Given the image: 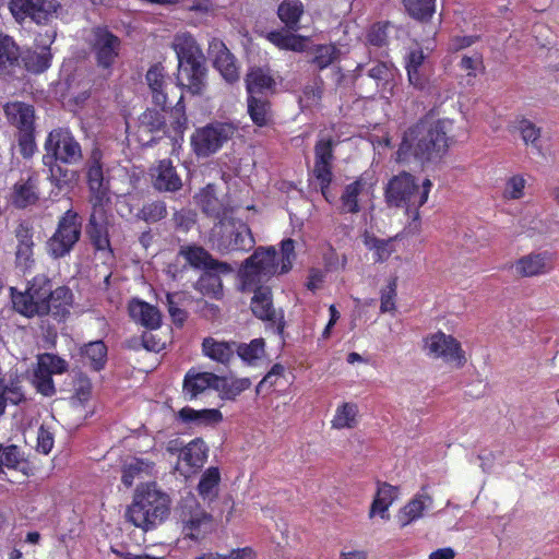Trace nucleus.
I'll return each instance as SVG.
<instances>
[{
	"instance_id": "obj_1",
	"label": "nucleus",
	"mask_w": 559,
	"mask_h": 559,
	"mask_svg": "<svg viewBox=\"0 0 559 559\" xmlns=\"http://www.w3.org/2000/svg\"><path fill=\"white\" fill-rule=\"evenodd\" d=\"M453 122L449 119L437 121L420 120L409 127L397 151L399 160H405L411 154L421 165L437 164L448 153Z\"/></svg>"
},
{
	"instance_id": "obj_2",
	"label": "nucleus",
	"mask_w": 559,
	"mask_h": 559,
	"mask_svg": "<svg viewBox=\"0 0 559 559\" xmlns=\"http://www.w3.org/2000/svg\"><path fill=\"white\" fill-rule=\"evenodd\" d=\"M11 289L13 308L27 318L51 314L61 320L69 313L71 290L66 286L53 288L52 282L45 275L34 277L24 293Z\"/></svg>"
},
{
	"instance_id": "obj_3",
	"label": "nucleus",
	"mask_w": 559,
	"mask_h": 559,
	"mask_svg": "<svg viewBox=\"0 0 559 559\" xmlns=\"http://www.w3.org/2000/svg\"><path fill=\"white\" fill-rule=\"evenodd\" d=\"M169 497L157 490L155 485H147L138 490L126 518L136 527L148 531L163 523L169 514Z\"/></svg>"
},
{
	"instance_id": "obj_4",
	"label": "nucleus",
	"mask_w": 559,
	"mask_h": 559,
	"mask_svg": "<svg viewBox=\"0 0 559 559\" xmlns=\"http://www.w3.org/2000/svg\"><path fill=\"white\" fill-rule=\"evenodd\" d=\"M431 187L429 179H425L419 187L414 176L403 171L389 181L385 189L386 202L392 206L405 207L413 222H417L419 207L427 202Z\"/></svg>"
},
{
	"instance_id": "obj_5",
	"label": "nucleus",
	"mask_w": 559,
	"mask_h": 559,
	"mask_svg": "<svg viewBox=\"0 0 559 559\" xmlns=\"http://www.w3.org/2000/svg\"><path fill=\"white\" fill-rule=\"evenodd\" d=\"M87 44L96 66L107 75L111 74L122 50L121 39L107 26H95L88 34Z\"/></svg>"
},
{
	"instance_id": "obj_6",
	"label": "nucleus",
	"mask_w": 559,
	"mask_h": 559,
	"mask_svg": "<svg viewBox=\"0 0 559 559\" xmlns=\"http://www.w3.org/2000/svg\"><path fill=\"white\" fill-rule=\"evenodd\" d=\"M281 264L277 262V252L273 247L258 248L252 255L245 260L240 272L243 289H251L278 274Z\"/></svg>"
},
{
	"instance_id": "obj_7",
	"label": "nucleus",
	"mask_w": 559,
	"mask_h": 559,
	"mask_svg": "<svg viewBox=\"0 0 559 559\" xmlns=\"http://www.w3.org/2000/svg\"><path fill=\"white\" fill-rule=\"evenodd\" d=\"M211 242L214 249L221 253H227L251 249L254 239L247 225L230 219H221L212 229Z\"/></svg>"
},
{
	"instance_id": "obj_8",
	"label": "nucleus",
	"mask_w": 559,
	"mask_h": 559,
	"mask_svg": "<svg viewBox=\"0 0 559 559\" xmlns=\"http://www.w3.org/2000/svg\"><path fill=\"white\" fill-rule=\"evenodd\" d=\"M46 154L44 164L60 162L67 165H76L83 158L82 147L72 133L67 129H55L49 132L45 141Z\"/></svg>"
},
{
	"instance_id": "obj_9",
	"label": "nucleus",
	"mask_w": 559,
	"mask_h": 559,
	"mask_svg": "<svg viewBox=\"0 0 559 559\" xmlns=\"http://www.w3.org/2000/svg\"><path fill=\"white\" fill-rule=\"evenodd\" d=\"M82 233V221L76 212L68 210L59 219L53 235L47 241V251L55 258H63L69 254Z\"/></svg>"
},
{
	"instance_id": "obj_10",
	"label": "nucleus",
	"mask_w": 559,
	"mask_h": 559,
	"mask_svg": "<svg viewBox=\"0 0 559 559\" xmlns=\"http://www.w3.org/2000/svg\"><path fill=\"white\" fill-rule=\"evenodd\" d=\"M179 255L192 267L206 271V275L202 277V282L207 280L215 295L222 290V281L217 274H229L233 272L231 265L214 259L210 252L201 246H182L179 250Z\"/></svg>"
},
{
	"instance_id": "obj_11",
	"label": "nucleus",
	"mask_w": 559,
	"mask_h": 559,
	"mask_svg": "<svg viewBox=\"0 0 559 559\" xmlns=\"http://www.w3.org/2000/svg\"><path fill=\"white\" fill-rule=\"evenodd\" d=\"M61 4L58 0H10L9 10L14 20L22 24L29 19L32 22L49 24Z\"/></svg>"
},
{
	"instance_id": "obj_12",
	"label": "nucleus",
	"mask_w": 559,
	"mask_h": 559,
	"mask_svg": "<svg viewBox=\"0 0 559 559\" xmlns=\"http://www.w3.org/2000/svg\"><path fill=\"white\" fill-rule=\"evenodd\" d=\"M235 133L230 123H212L198 129L192 138L191 144L198 156H210L217 152Z\"/></svg>"
},
{
	"instance_id": "obj_13",
	"label": "nucleus",
	"mask_w": 559,
	"mask_h": 559,
	"mask_svg": "<svg viewBox=\"0 0 559 559\" xmlns=\"http://www.w3.org/2000/svg\"><path fill=\"white\" fill-rule=\"evenodd\" d=\"M90 203L91 214L86 225V235L96 250L111 252L108 230L112 219L108 210L110 201H90Z\"/></svg>"
},
{
	"instance_id": "obj_14",
	"label": "nucleus",
	"mask_w": 559,
	"mask_h": 559,
	"mask_svg": "<svg viewBox=\"0 0 559 559\" xmlns=\"http://www.w3.org/2000/svg\"><path fill=\"white\" fill-rule=\"evenodd\" d=\"M178 518L183 524L186 535L198 539L199 535L212 527V515L205 512L193 496L183 498L177 509Z\"/></svg>"
},
{
	"instance_id": "obj_15",
	"label": "nucleus",
	"mask_w": 559,
	"mask_h": 559,
	"mask_svg": "<svg viewBox=\"0 0 559 559\" xmlns=\"http://www.w3.org/2000/svg\"><path fill=\"white\" fill-rule=\"evenodd\" d=\"M250 290H253L251 299V310L253 314L270 322L276 330V333L282 334L284 331V314L282 310H276L273 307L272 293L270 287L257 285Z\"/></svg>"
},
{
	"instance_id": "obj_16",
	"label": "nucleus",
	"mask_w": 559,
	"mask_h": 559,
	"mask_svg": "<svg viewBox=\"0 0 559 559\" xmlns=\"http://www.w3.org/2000/svg\"><path fill=\"white\" fill-rule=\"evenodd\" d=\"M425 345L428 355L433 358L455 362L457 367H462L466 361L460 343L452 335L437 332L426 337Z\"/></svg>"
},
{
	"instance_id": "obj_17",
	"label": "nucleus",
	"mask_w": 559,
	"mask_h": 559,
	"mask_svg": "<svg viewBox=\"0 0 559 559\" xmlns=\"http://www.w3.org/2000/svg\"><path fill=\"white\" fill-rule=\"evenodd\" d=\"M335 142L330 136L320 138L314 145L313 175L320 185L321 193L326 195L328 186L332 181V163L334 160L333 150Z\"/></svg>"
},
{
	"instance_id": "obj_18",
	"label": "nucleus",
	"mask_w": 559,
	"mask_h": 559,
	"mask_svg": "<svg viewBox=\"0 0 559 559\" xmlns=\"http://www.w3.org/2000/svg\"><path fill=\"white\" fill-rule=\"evenodd\" d=\"M90 201H110L109 181L104 177L102 152L94 148L86 162Z\"/></svg>"
},
{
	"instance_id": "obj_19",
	"label": "nucleus",
	"mask_w": 559,
	"mask_h": 559,
	"mask_svg": "<svg viewBox=\"0 0 559 559\" xmlns=\"http://www.w3.org/2000/svg\"><path fill=\"white\" fill-rule=\"evenodd\" d=\"M209 55L213 58L214 67L228 83L238 81L239 72L235 57L222 40L213 38L209 43Z\"/></svg>"
},
{
	"instance_id": "obj_20",
	"label": "nucleus",
	"mask_w": 559,
	"mask_h": 559,
	"mask_svg": "<svg viewBox=\"0 0 559 559\" xmlns=\"http://www.w3.org/2000/svg\"><path fill=\"white\" fill-rule=\"evenodd\" d=\"M219 376L212 372H197L190 369L183 379L182 395L185 400L192 401L204 394L207 390L216 391Z\"/></svg>"
},
{
	"instance_id": "obj_21",
	"label": "nucleus",
	"mask_w": 559,
	"mask_h": 559,
	"mask_svg": "<svg viewBox=\"0 0 559 559\" xmlns=\"http://www.w3.org/2000/svg\"><path fill=\"white\" fill-rule=\"evenodd\" d=\"M145 80L153 104L162 110H166L168 108V87L170 82L164 72V68L160 64H154L146 72Z\"/></svg>"
},
{
	"instance_id": "obj_22",
	"label": "nucleus",
	"mask_w": 559,
	"mask_h": 559,
	"mask_svg": "<svg viewBox=\"0 0 559 559\" xmlns=\"http://www.w3.org/2000/svg\"><path fill=\"white\" fill-rule=\"evenodd\" d=\"M206 72L205 62L178 66V84L193 95H201L206 87Z\"/></svg>"
},
{
	"instance_id": "obj_23",
	"label": "nucleus",
	"mask_w": 559,
	"mask_h": 559,
	"mask_svg": "<svg viewBox=\"0 0 559 559\" xmlns=\"http://www.w3.org/2000/svg\"><path fill=\"white\" fill-rule=\"evenodd\" d=\"M427 56L421 49L412 50L406 58V70L409 84L424 91L429 86Z\"/></svg>"
},
{
	"instance_id": "obj_24",
	"label": "nucleus",
	"mask_w": 559,
	"mask_h": 559,
	"mask_svg": "<svg viewBox=\"0 0 559 559\" xmlns=\"http://www.w3.org/2000/svg\"><path fill=\"white\" fill-rule=\"evenodd\" d=\"M4 114L11 126L19 132L35 129V110L33 105L11 102L4 105Z\"/></svg>"
},
{
	"instance_id": "obj_25",
	"label": "nucleus",
	"mask_w": 559,
	"mask_h": 559,
	"mask_svg": "<svg viewBox=\"0 0 559 559\" xmlns=\"http://www.w3.org/2000/svg\"><path fill=\"white\" fill-rule=\"evenodd\" d=\"M554 267L552 257L548 252L530 253L518 260L516 273L524 277L548 273Z\"/></svg>"
},
{
	"instance_id": "obj_26",
	"label": "nucleus",
	"mask_w": 559,
	"mask_h": 559,
	"mask_svg": "<svg viewBox=\"0 0 559 559\" xmlns=\"http://www.w3.org/2000/svg\"><path fill=\"white\" fill-rule=\"evenodd\" d=\"M173 48L178 59V66L205 62L202 50L189 34L177 35L173 41Z\"/></svg>"
},
{
	"instance_id": "obj_27",
	"label": "nucleus",
	"mask_w": 559,
	"mask_h": 559,
	"mask_svg": "<svg viewBox=\"0 0 559 559\" xmlns=\"http://www.w3.org/2000/svg\"><path fill=\"white\" fill-rule=\"evenodd\" d=\"M153 186L158 191L174 192L182 187V181L170 160H160L152 169Z\"/></svg>"
},
{
	"instance_id": "obj_28",
	"label": "nucleus",
	"mask_w": 559,
	"mask_h": 559,
	"mask_svg": "<svg viewBox=\"0 0 559 559\" xmlns=\"http://www.w3.org/2000/svg\"><path fill=\"white\" fill-rule=\"evenodd\" d=\"M433 498L426 492V487L421 490L397 514V520L401 526H406L415 520L420 519L424 515V511L431 508Z\"/></svg>"
},
{
	"instance_id": "obj_29",
	"label": "nucleus",
	"mask_w": 559,
	"mask_h": 559,
	"mask_svg": "<svg viewBox=\"0 0 559 559\" xmlns=\"http://www.w3.org/2000/svg\"><path fill=\"white\" fill-rule=\"evenodd\" d=\"M128 309L130 317L146 329L159 328L162 316L156 307L140 299H132Z\"/></svg>"
},
{
	"instance_id": "obj_30",
	"label": "nucleus",
	"mask_w": 559,
	"mask_h": 559,
	"mask_svg": "<svg viewBox=\"0 0 559 559\" xmlns=\"http://www.w3.org/2000/svg\"><path fill=\"white\" fill-rule=\"evenodd\" d=\"M275 80L270 70L253 68L246 75V87L249 97L273 93L275 90Z\"/></svg>"
},
{
	"instance_id": "obj_31",
	"label": "nucleus",
	"mask_w": 559,
	"mask_h": 559,
	"mask_svg": "<svg viewBox=\"0 0 559 559\" xmlns=\"http://www.w3.org/2000/svg\"><path fill=\"white\" fill-rule=\"evenodd\" d=\"M178 418L185 424L207 427L219 424L223 420V415L216 408L197 411L186 406L178 412Z\"/></svg>"
},
{
	"instance_id": "obj_32",
	"label": "nucleus",
	"mask_w": 559,
	"mask_h": 559,
	"mask_svg": "<svg viewBox=\"0 0 559 559\" xmlns=\"http://www.w3.org/2000/svg\"><path fill=\"white\" fill-rule=\"evenodd\" d=\"M21 49L15 40L5 34H0V72L12 73L20 67Z\"/></svg>"
},
{
	"instance_id": "obj_33",
	"label": "nucleus",
	"mask_w": 559,
	"mask_h": 559,
	"mask_svg": "<svg viewBox=\"0 0 559 559\" xmlns=\"http://www.w3.org/2000/svg\"><path fill=\"white\" fill-rule=\"evenodd\" d=\"M294 31L281 29L267 33L266 38L270 43L280 49L292 50L295 52H302L306 49L307 37L296 35Z\"/></svg>"
},
{
	"instance_id": "obj_34",
	"label": "nucleus",
	"mask_w": 559,
	"mask_h": 559,
	"mask_svg": "<svg viewBox=\"0 0 559 559\" xmlns=\"http://www.w3.org/2000/svg\"><path fill=\"white\" fill-rule=\"evenodd\" d=\"M237 342H218L213 337H206L202 343V350L205 356L221 364H228L236 353Z\"/></svg>"
},
{
	"instance_id": "obj_35",
	"label": "nucleus",
	"mask_w": 559,
	"mask_h": 559,
	"mask_svg": "<svg viewBox=\"0 0 559 559\" xmlns=\"http://www.w3.org/2000/svg\"><path fill=\"white\" fill-rule=\"evenodd\" d=\"M12 200L14 205L20 209L34 204L38 200L36 178L34 176H28L27 179H21L17 181L14 185Z\"/></svg>"
},
{
	"instance_id": "obj_36",
	"label": "nucleus",
	"mask_w": 559,
	"mask_h": 559,
	"mask_svg": "<svg viewBox=\"0 0 559 559\" xmlns=\"http://www.w3.org/2000/svg\"><path fill=\"white\" fill-rule=\"evenodd\" d=\"M397 497V488L388 483L379 484L376 497L372 501L369 516L379 514L382 519H389V507L394 502Z\"/></svg>"
},
{
	"instance_id": "obj_37",
	"label": "nucleus",
	"mask_w": 559,
	"mask_h": 559,
	"mask_svg": "<svg viewBox=\"0 0 559 559\" xmlns=\"http://www.w3.org/2000/svg\"><path fill=\"white\" fill-rule=\"evenodd\" d=\"M52 53L50 49L36 48L28 50L21 56L24 67L27 71L39 74L45 72L51 66Z\"/></svg>"
},
{
	"instance_id": "obj_38",
	"label": "nucleus",
	"mask_w": 559,
	"mask_h": 559,
	"mask_svg": "<svg viewBox=\"0 0 559 559\" xmlns=\"http://www.w3.org/2000/svg\"><path fill=\"white\" fill-rule=\"evenodd\" d=\"M153 464L142 459L127 460L122 467L121 480L127 487H131L135 479H141L152 473Z\"/></svg>"
},
{
	"instance_id": "obj_39",
	"label": "nucleus",
	"mask_w": 559,
	"mask_h": 559,
	"mask_svg": "<svg viewBox=\"0 0 559 559\" xmlns=\"http://www.w3.org/2000/svg\"><path fill=\"white\" fill-rule=\"evenodd\" d=\"M304 13V5L299 0H284L277 9L280 20L289 31L299 29V20Z\"/></svg>"
},
{
	"instance_id": "obj_40",
	"label": "nucleus",
	"mask_w": 559,
	"mask_h": 559,
	"mask_svg": "<svg viewBox=\"0 0 559 559\" xmlns=\"http://www.w3.org/2000/svg\"><path fill=\"white\" fill-rule=\"evenodd\" d=\"M207 450L205 442L197 438L185 445L181 460L190 467L200 468L207 457Z\"/></svg>"
},
{
	"instance_id": "obj_41",
	"label": "nucleus",
	"mask_w": 559,
	"mask_h": 559,
	"mask_svg": "<svg viewBox=\"0 0 559 559\" xmlns=\"http://www.w3.org/2000/svg\"><path fill=\"white\" fill-rule=\"evenodd\" d=\"M264 340L254 338L250 343H236V354L247 365H257L259 360L264 358Z\"/></svg>"
},
{
	"instance_id": "obj_42",
	"label": "nucleus",
	"mask_w": 559,
	"mask_h": 559,
	"mask_svg": "<svg viewBox=\"0 0 559 559\" xmlns=\"http://www.w3.org/2000/svg\"><path fill=\"white\" fill-rule=\"evenodd\" d=\"M365 182L361 178L347 185L341 195V207L345 213H358L360 211L358 204V195L361 193Z\"/></svg>"
},
{
	"instance_id": "obj_43",
	"label": "nucleus",
	"mask_w": 559,
	"mask_h": 559,
	"mask_svg": "<svg viewBox=\"0 0 559 559\" xmlns=\"http://www.w3.org/2000/svg\"><path fill=\"white\" fill-rule=\"evenodd\" d=\"M198 204L202 211L212 217H221L224 214V206L218 198L215 195L211 186H207L197 195Z\"/></svg>"
},
{
	"instance_id": "obj_44",
	"label": "nucleus",
	"mask_w": 559,
	"mask_h": 559,
	"mask_svg": "<svg viewBox=\"0 0 559 559\" xmlns=\"http://www.w3.org/2000/svg\"><path fill=\"white\" fill-rule=\"evenodd\" d=\"M251 385V380L249 378H239L229 380L226 377H219L218 386H216V392L223 399L233 400L241 392L249 389Z\"/></svg>"
},
{
	"instance_id": "obj_45",
	"label": "nucleus",
	"mask_w": 559,
	"mask_h": 559,
	"mask_svg": "<svg viewBox=\"0 0 559 559\" xmlns=\"http://www.w3.org/2000/svg\"><path fill=\"white\" fill-rule=\"evenodd\" d=\"M221 474L217 467L207 468L202 475L198 490L203 499L213 500L217 496Z\"/></svg>"
},
{
	"instance_id": "obj_46",
	"label": "nucleus",
	"mask_w": 559,
	"mask_h": 559,
	"mask_svg": "<svg viewBox=\"0 0 559 559\" xmlns=\"http://www.w3.org/2000/svg\"><path fill=\"white\" fill-rule=\"evenodd\" d=\"M248 112L257 126L263 127L271 119L270 103L258 96L248 97Z\"/></svg>"
},
{
	"instance_id": "obj_47",
	"label": "nucleus",
	"mask_w": 559,
	"mask_h": 559,
	"mask_svg": "<svg viewBox=\"0 0 559 559\" xmlns=\"http://www.w3.org/2000/svg\"><path fill=\"white\" fill-rule=\"evenodd\" d=\"M82 354L90 360L93 370L104 368L107 357V347L103 341L91 342L82 348Z\"/></svg>"
},
{
	"instance_id": "obj_48",
	"label": "nucleus",
	"mask_w": 559,
	"mask_h": 559,
	"mask_svg": "<svg viewBox=\"0 0 559 559\" xmlns=\"http://www.w3.org/2000/svg\"><path fill=\"white\" fill-rule=\"evenodd\" d=\"M395 69L386 62H376L367 69V75L374 80L377 87L385 88L393 81Z\"/></svg>"
},
{
	"instance_id": "obj_49",
	"label": "nucleus",
	"mask_w": 559,
	"mask_h": 559,
	"mask_svg": "<svg viewBox=\"0 0 559 559\" xmlns=\"http://www.w3.org/2000/svg\"><path fill=\"white\" fill-rule=\"evenodd\" d=\"M436 0H403L408 14L419 21H428L435 13Z\"/></svg>"
},
{
	"instance_id": "obj_50",
	"label": "nucleus",
	"mask_w": 559,
	"mask_h": 559,
	"mask_svg": "<svg viewBox=\"0 0 559 559\" xmlns=\"http://www.w3.org/2000/svg\"><path fill=\"white\" fill-rule=\"evenodd\" d=\"M515 129L520 132L525 144H531L533 147L540 150V128L534 124L531 120L521 118L515 121Z\"/></svg>"
},
{
	"instance_id": "obj_51",
	"label": "nucleus",
	"mask_w": 559,
	"mask_h": 559,
	"mask_svg": "<svg viewBox=\"0 0 559 559\" xmlns=\"http://www.w3.org/2000/svg\"><path fill=\"white\" fill-rule=\"evenodd\" d=\"M357 406L350 403H344L336 409V414L332 420L333 428L343 429L352 428L356 425Z\"/></svg>"
},
{
	"instance_id": "obj_52",
	"label": "nucleus",
	"mask_w": 559,
	"mask_h": 559,
	"mask_svg": "<svg viewBox=\"0 0 559 559\" xmlns=\"http://www.w3.org/2000/svg\"><path fill=\"white\" fill-rule=\"evenodd\" d=\"M167 215V206L164 201L157 200L146 203L138 212L136 217L146 223H157Z\"/></svg>"
},
{
	"instance_id": "obj_53",
	"label": "nucleus",
	"mask_w": 559,
	"mask_h": 559,
	"mask_svg": "<svg viewBox=\"0 0 559 559\" xmlns=\"http://www.w3.org/2000/svg\"><path fill=\"white\" fill-rule=\"evenodd\" d=\"M313 53L314 57L311 62L316 64L318 69L323 70L336 60L338 49L333 45H319L314 48Z\"/></svg>"
},
{
	"instance_id": "obj_54",
	"label": "nucleus",
	"mask_w": 559,
	"mask_h": 559,
	"mask_svg": "<svg viewBox=\"0 0 559 559\" xmlns=\"http://www.w3.org/2000/svg\"><path fill=\"white\" fill-rule=\"evenodd\" d=\"M139 126L146 132L159 131L165 127V117L156 109H146L139 117Z\"/></svg>"
},
{
	"instance_id": "obj_55",
	"label": "nucleus",
	"mask_w": 559,
	"mask_h": 559,
	"mask_svg": "<svg viewBox=\"0 0 559 559\" xmlns=\"http://www.w3.org/2000/svg\"><path fill=\"white\" fill-rule=\"evenodd\" d=\"M37 366L51 376L53 373H63L68 369V362L64 359L49 353L43 354L38 357Z\"/></svg>"
},
{
	"instance_id": "obj_56",
	"label": "nucleus",
	"mask_w": 559,
	"mask_h": 559,
	"mask_svg": "<svg viewBox=\"0 0 559 559\" xmlns=\"http://www.w3.org/2000/svg\"><path fill=\"white\" fill-rule=\"evenodd\" d=\"M33 384L37 392L44 396H52L56 393V388L51 374L45 372L38 366L34 371Z\"/></svg>"
},
{
	"instance_id": "obj_57",
	"label": "nucleus",
	"mask_w": 559,
	"mask_h": 559,
	"mask_svg": "<svg viewBox=\"0 0 559 559\" xmlns=\"http://www.w3.org/2000/svg\"><path fill=\"white\" fill-rule=\"evenodd\" d=\"M49 167V178L51 182L58 187L59 189L69 185L72 180L73 174L67 168L61 167L58 162H52L51 164H44Z\"/></svg>"
},
{
	"instance_id": "obj_58",
	"label": "nucleus",
	"mask_w": 559,
	"mask_h": 559,
	"mask_svg": "<svg viewBox=\"0 0 559 559\" xmlns=\"http://www.w3.org/2000/svg\"><path fill=\"white\" fill-rule=\"evenodd\" d=\"M34 131L35 129L17 132L20 153L25 158L32 157L35 152L36 144Z\"/></svg>"
},
{
	"instance_id": "obj_59",
	"label": "nucleus",
	"mask_w": 559,
	"mask_h": 559,
	"mask_svg": "<svg viewBox=\"0 0 559 559\" xmlns=\"http://www.w3.org/2000/svg\"><path fill=\"white\" fill-rule=\"evenodd\" d=\"M396 282L392 281L385 288L381 290L380 311L382 313L395 311Z\"/></svg>"
},
{
	"instance_id": "obj_60",
	"label": "nucleus",
	"mask_w": 559,
	"mask_h": 559,
	"mask_svg": "<svg viewBox=\"0 0 559 559\" xmlns=\"http://www.w3.org/2000/svg\"><path fill=\"white\" fill-rule=\"evenodd\" d=\"M281 253L282 259L280 273H287L292 269L293 261L295 260V246L293 239L288 238L282 241Z\"/></svg>"
},
{
	"instance_id": "obj_61",
	"label": "nucleus",
	"mask_w": 559,
	"mask_h": 559,
	"mask_svg": "<svg viewBox=\"0 0 559 559\" xmlns=\"http://www.w3.org/2000/svg\"><path fill=\"white\" fill-rule=\"evenodd\" d=\"M178 297V294H167L166 304L173 321L176 324H182L187 318V313L178 306V302L176 300Z\"/></svg>"
},
{
	"instance_id": "obj_62",
	"label": "nucleus",
	"mask_w": 559,
	"mask_h": 559,
	"mask_svg": "<svg viewBox=\"0 0 559 559\" xmlns=\"http://www.w3.org/2000/svg\"><path fill=\"white\" fill-rule=\"evenodd\" d=\"M365 243L369 249H372L376 251L377 261L386 260L391 253L388 248L389 241H386V240L379 239L376 237H367L365 240Z\"/></svg>"
},
{
	"instance_id": "obj_63",
	"label": "nucleus",
	"mask_w": 559,
	"mask_h": 559,
	"mask_svg": "<svg viewBox=\"0 0 559 559\" xmlns=\"http://www.w3.org/2000/svg\"><path fill=\"white\" fill-rule=\"evenodd\" d=\"M388 23L374 24L368 33L369 43L378 47L385 45L388 38Z\"/></svg>"
},
{
	"instance_id": "obj_64",
	"label": "nucleus",
	"mask_w": 559,
	"mask_h": 559,
	"mask_svg": "<svg viewBox=\"0 0 559 559\" xmlns=\"http://www.w3.org/2000/svg\"><path fill=\"white\" fill-rule=\"evenodd\" d=\"M195 559H252V551L249 548H243L233 550L228 555L209 552L203 554Z\"/></svg>"
}]
</instances>
